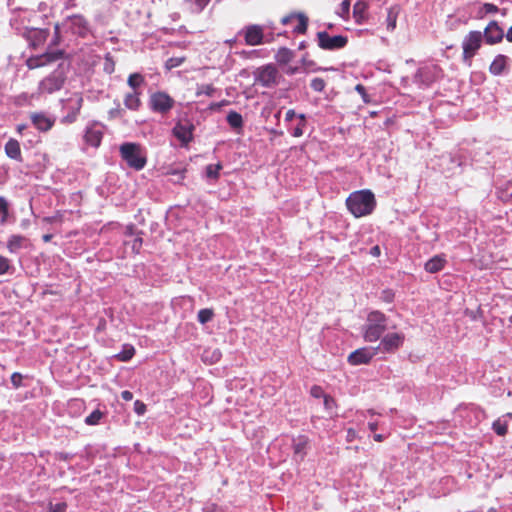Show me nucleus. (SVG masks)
<instances>
[{
  "label": "nucleus",
  "mask_w": 512,
  "mask_h": 512,
  "mask_svg": "<svg viewBox=\"0 0 512 512\" xmlns=\"http://www.w3.org/2000/svg\"><path fill=\"white\" fill-rule=\"evenodd\" d=\"M346 205L348 210L359 218L371 214L376 206V201L370 190H360L349 195Z\"/></svg>",
  "instance_id": "obj_1"
},
{
  "label": "nucleus",
  "mask_w": 512,
  "mask_h": 512,
  "mask_svg": "<svg viewBox=\"0 0 512 512\" xmlns=\"http://www.w3.org/2000/svg\"><path fill=\"white\" fill-rule=\"evenodd\" d=\"M119 152L128 167L136 171L142 170L147 163L146 151L138 143L125 142L120 145Z\"/></svg>",
  "instance_id": "obj_2"
},
{
  "label": "nucleus",
  "mask_w": 512,
  "mask_h": 512,
  "mask_svg": "<svg viewBox=\"0 0 512 512\" xmlns=\"http://www.w3.org/2000/svg\"><path fill=\"white\" fill-rule=\"evenodd\" d=\"M387 316L380 311H371L363 326V337L367 342H375L387 330Z\"/></svg>",
  "instance_id": "obj_3"
},
{
  "label": "nucleus",
  "mask_w": 512,
  "mask_h": 512,
  "mask_svg": "<svg viewBox=\"0 0 512 512\" xmlns=\"http://www.w3.org/2000/svg\"><path fill=\"white\" fill-rule=\"evenodd\" d=\"M83 102V96L78 92L72 93L68 98L63 99L61 101L62 111L65 114L60 119V122L62 124H72L76 122L83 106Z\"/></svg>",
  "instance_id": "obj_4"
},
{
  "label": "nucleus",
  "mask_w": 512,
  "mask_h": 512,
  "mask_svg": "<svg viewBox=\"0 0 512 512\" xmlns=\"http://www.w3.org/2000/svg\"><path fill=\"white\" fill-rule=\"evenodd\" d=\"M237 36L243 37L244 43L248 46H258L270 41L266 38L264 26L259 24L244 26L238 31Z\"/></svg>",
  "instance_id": "obj_5"
},
{
  "label": "nucleus",
  "mask_w": 512,
  "mask_h": 512,
  "mask_svg": "<svg viewBox=\"0 0 512 512\" xmlns=\"http://www.w3.org/2000/svg\"><path fill=\"white\" fill-rule=\"evenodd\" d=\"M280 74L273 64L263 65L254 72L255 83L271 88L279 83Z\"/></svg>",
  "instance_id": "obj_6"
},
{
  "label": "nucleus",
  "mask_w": 512,
  "mask_h": 512,
  "mask_svg": "<svg viewBox=\"0 0 512 512\" xmlns=\"http://www.w3.org/2000/svg\"><path fill=\"white\" fill-rule=\"evenodd\" d=\"M65 80V74L61 70H55L40 81L38 85V93L43 95L59 91L64 86Z\"/></svg>",
  "instance_id": "obj_7"
},
{
  "label": "nucleus",
  "mask_w": 512,
  "mask_h": 512,
  "mask_svg": "<svg viewBox=\"0 0 512 512\" xmlns=\"http://www.w3.org/2000/svg\"><path fill=\"white\" fill-rule=\"evenodd\" d=\"M483 35L480 31H470L463 39V61L471 65V60L481 47Z\"/></svg>",
  "instance_id": "obj_8"
},
{
  "label": "nucleus",
  "mask_w": 512,
  "mask_h": 512,
  "mask_svg": "<svg viewBox=\"0 0 512 512\" xmlns=\"http://www.w3.org/2000/svg\"><path fill=\"white\" fill-rule=\"evenodd\" d=\"M317 44L322 50L335 51L343 49L347 43L348 38L343 35H329L326 31H319L316 34Z\"/></svg>",
  "instance_id": "obj_9"
},
{
  "label": "nucleus",
  "mask_w": 512,
  "mask_h": 512,
  "mask_svg": "<svg viewBox=\"0 0 512 512\" xmlns=\"http://www.w3.org/2000/svg\"><path fill=\"white\" fill-rule=\"evenodd\" d=\"M148 104L151 111L166 114L174 107L175 100L167 93L158 91L151 94Z\"/></svg>",
  "instance_id": "obj_10"
},
{
  "label": "nucleus",
  "mask_w": 512,
  "mask_h": 512,
  "mask_svg": "<svg viewBox=\"0 0 512 512\" xmlns=\"http://www.w3.org/2000/svg\"><path fill=\"white\" fill-rule=\"evenodd\" d=\"M104 125L97 121H91L84 130L83 140L86 145L98 148L104 135Z\"/></svg>",
  "instance_id": "obj_11"
},
{
  "label": "nucleus",
  "mask_w": 512,
  "mask_h": 512,
  "mask_svg": "<svg viewBox=\"0 0 512 512\" xmlns=\"http://www.w3.org/2000/svg\"><path fill=\"white\" fill-rule=\"evenodd\" d=\"M405 340L403 333H388L381 338L379 345L376 347L377 352L393 353L402 347Z\"/></svg>",
  "instance_id": "obj_12"
},
{
  "label": "nucleus",
  "mask_w": 512,
  "mask_h": 512,
  "mask_svg": "<svg viewBox=\"0 0 512 512\" xmlns=\"http://www.w3.org/2000/svg\"><path fill=\"white\" fill-rule=\"evenodd\" d=\"M63 56H64L63 50L47 51L46 53H44L42 55L30 57L26 61V65L29 69H36V68L48 65L52 62H55L59 59H62Z\"/></svg>",
  "instance_id": "obj_13"
},
{
  "label": "nucleus",
  "mask_w": 512,
  "mask_h": 512,
  "mask_svg": "<svg viewBox=\"0 0 512 512\" xmlns=\"http://www.w3.org/2000/svg\"><path fill=\"white\" fill-rule=\"evenodd\" d=\"M378 354L376 347H362L348 356L351 365L368 364Z\"/></svg>",
  "instance_id": "obj_14"
},
{
  "label": "nucleus",
  "mask_w": 512,
  "mask_h": 512,
  "mask_svg": "<svg viewBox=\"0 0 512 512\" xmlns=\"http://www.w3.org/2000/svg\"><path fill=\"white\" fill-rule=\"evenodd\" d=\"M65 25L76 34L81 37H85L89 32V23L82 15H72L66 18Z\"/></svg>",
  "instance_id": "obj_15"
},
{
  "label": "nucleus",
  "mask_w": 512,
  "mask_h": 512,
  "mask_svg": "<svg viewBox=\"0 0 512 512\" xmlns=\"http://www.w3.org/2000/svg\"><path fill=\"white\" fill-rule=\"evenodd\" d=\"M194 125L189 121H179L176 123L172 132L173 135L184 145H187L193 139Z\"/></svg>",
  "instance_id": "obj_16"
},
{
  "label": "nucleus",
  "mask_w": 512,
  "mask_h": 512,
  "mask_svg": "<svg viewBox=\"0 0 512 512\" xmlns=\"http://www.w3.org/2000/svg\"><path fill=\"white\" fill-rule=\"evenodd\" d=\"M488 44H496L504 37V31L496 21H491L484 30L483 34Z\"/></svg>",
  "instance_id": "obj_17"
},
{
  "label": "nucleus",
  "mask_w": 512,
  "mask_h": 512,
  "mask_svg": "<svg viewBox=\"0 0 512 512\" xmlns=\"http://www.w3.org/2000/svg\"><path fill=\"white\" fill-rule=\"evenodd\" d=\"M30 118L33 125L42 132L50 130L54 125V119L42 112L32 113Z\"/></svg>",
  "instance_id": "obj_18"
},
{
  "label": "nucleus",
  "mask_w": 512,
  "mask_h": 512,
  "mask_svg": "<svg viewBox=\"0 0 512 512\" xmlns=\"http://www.w3.org/2000/svg\"><path fill=\"white\" fill-rule=\"evenodd\" d=\"M48 35L49 31L47 29L31 28L27 31V39L33 48L41 46Z\"/></svg>",
  "instance_id": "obj_19"
},
{
  "label": "nucleus",
  "mask_w": 512,
  "mask_h": 512,
  "mask_svg": "<svg viewBox=\"0 0 512 512\" xmlns=\"http://www.w3.org/2000/svg\"><path fill=\"white\" fill-rule=\"evenodd\" d=\"M437 70L436 66L420 68L415 75V81L429 85L435 80Z\"/></svg>",
  "instance_id": "obj_20"
},
{
  "label": "nucleus",
  "mask_w": 512,
  "mask_h": 512,
  "mask_svg": "<svg viewBox=\"0 0 512 512\" xmlns=\"http://www.w3.org/2000/svg\"><path fill=\"white\" fill-rule=\"evenodd\" d=\"M309 440L306 436L300 435L293 439V452L296 460L302 461L307 453Z\"/></svg>",
  "instance_id": "obj_21"
},
{
  "label": "nucleus",
  "mask_w": 512,
  "mask_h": 512,
  "mask_svg": "<svg viewBox=\"0 0 512 512\" xmlns=\"http://www.w3.org/2000/svg\"><path fill=\"white\" fill-rule=\"evenodd\" d=\"M446 263L447 260L445 258V255H435L425 263L424 269L428 273H437L445 267Z\"/></svg>",
  "instance_id": "obj_22"
},
{
  "label": "nucleus",
  "mask_w": 512,
  "mask_h": 512,
  "mask_svg": "<svg viewBox=\"0 0 512 512\" xmlns=\"http://www.w3.org/2000/svg\"><path fill=\"white\" fill-rule=\"evenodd\" d=\"M508 61L507 56L498 54L490 64L489 72L494 76H500L506 69Z\"/></svg>",
  "instance_id": "obj_23"
},
{
  "label": "nucleus",
  "mask_w": 512,
  "mask_h": 512,
  "mask_svg": "<svg viewBox=\"0 0 512 512\" xmlns=\"http://www.w3.org/2000/svg\"><path fill=\"white\" fill-rule=\"evenodd\" d=\"M6 155L17 161H22V154L20 144L16 139H9L4 147Z\"/></svg>",
  "instance_id": "obj_24"
},
{
  "label": "nucleus",
  "mask_w": 512,
  "mask_h": 512,
  "mask_svg": "<svg viewBox=\"0 0 512 512\" xmlns=\"http://www.w3.org/2000/svg\"><path fill=\"white\" fill-rule=\"evenodd\" d=\"M140 95H141V93L138 91H133V92L127 93L124 97L125 107L132 111L139 110V108L142 105Z\"/></svg>",
  "instance_id": "obj_25"
},
{
  "label": "nucleus",
  "mask_w": 512,
  "mask_h": 512,
  "mask_svg": "<svg viewBox=\"0 0 512 512\" xmlns=\"http://www.w3.org/2000/svg\"><path fill=\"white\" fill-rule=\"evenodd\" d=\"M295 25L292 31L296 34H305L308 28L309 19L304 13H295Z\"/></svg>",
  "instance_id": "obj_26"
},
{
  "label": "nucleus",
  "mask_w": 512,
  "mask_h": 512,
  "mask_svg": "<svg viewBox=\"0 0 512 512\" xmlns=\"http://www.w3.org/2000/svg\"><path fill=\"white\" fill-rule=\"evenodd\" d=\"M294 58V52L287 47H281L275 54V60L280 65L288 64Z\"/></svg>",
  "instance_id": "obj_27"
},
{
  "label": "nucleus",
  "mask_w": 512,
  "mask_h": 512,
  "mask_svg": "<svg viewBox=\"0 0 512 512\" xmlns=\"http://www.w3.org/2000/svg\"><path fill=\"white\" fill-rule=\"evenodd\" d=\"M26 238L22 235H12L7 241V249L10 253H17L22 247Z\"/></svg>",
  "instance_id": "obj_28"
},
{
  "label": "nucleus",
  "mask_w": 512,
  "mask_h": 512,
  "mask_svg": "<svg viewBox=\"0 0 512 512\" xmlns=\"http://www.w3.org/2000/svg\"><path fill=\"white\" fill-rule=\"evenodd\" d=\"M368 9V4L363 1H357L353 6V16L356 22L361 23L366 18V11Z\"/></svg>",
  "instance_id": "obj_29"
},
{
  "label": "nucleus",
  "mask_w": 512,
  "mask_h": 512,
  "mask_svg": "<svg viewBox=\"0 0 512 512\" xmlns=\"http://www.w3.org/2000/svg\"><path fill=\"white\" fill-rule=\"evenodd\" d=\"M135 354V348L130 344H124L122 350L115 355V358L119 361H129Z\"/></svg>",
  "instance_id": "obj_30"
},
{
  "label": "nucleus",
  "mask_w": 512,
  "mask_h": 512,
  "mask_svg": "<svg viewBox=\"0 0 512 512\" xmlns=\"http://www.w3.org/2000/svg\"><path fill=\"white\" fill-rule=\"evenodd\" d=\"M227 122L232 128H241L243 125V119L241 114L236 111H230L227 115Z\"/></svg>",
  "instance_id": "obj_31"
},
{
  "label": "nucleus",
  "mask_w": 512,
  "mask_h": 512,
  "mask_svg": "<svg viewBox=\"0 0 512 512\" xmlns=\"http://www.w3.org/2000/svg\"><path fill=\"white\" fill-rule=\"evenodd\" d=\"M507 427H508V423L505 419L503 418H498L497 420H495L492 424V429L493 431L499 435V436H504L506 435L507 433Z\"/></svg>",
  "instance_id": "obj_32"
},
{
  "label": "nucleus",
  "mask_w": 512,
  "mask_h": 512,
  "mask_svg": "<svg viewBox=\"0 0 512 512\" xmlns=\"http://www.w3.org/2000/svg\"><path fill=\"white\" fill-rule=\"evenodd\" d=\"M9 213V203L7 199L0 196V224H5Z\"/></svg>",
  "instance_id": "obj_33"
},
{
  "label": "nucleus",
  "mask_w": 512,
  "mask_h": 512,
  "mask_svg": "<svg viewBox=\"0 0 512 512\" xmlns=\"http://www.w3.org/2000/svg\"><path fill=\"white\" fill-rule=\"evenodd\" d=\"M221 169H222L221 163L210 164V165L206 166V170H205L206 177L209 179H214V180L218 179L219 172Z\"/></svg>",
  "instance_id": "obj_34"
},
{
  "label": "nucleus",
  "mask_w": 512,
  "mask_h": 512,
  "mask_svg": "<svg viewBox=\"0 0 512 512\" xmlns=\"http://www.w3.org/2000/svg\"><path fill=\"white\" fill-rule=\"evenodd\" d=\"M214 311L210 308H205L199 310L197 314V319L201 324H206L213 319Z\"/></svg>",
  "instance_id": "obj_35"
},
{
  "label": "nucleus",
  "mask_w": 512,
  "mask_h": 512,
  "mask_svg": "<svg viewBox=\"0 0 512 512\" xmlns=\"http://www.w3.org/2000/svg\"><path fill=\"white\" fill-rule=\"evenodd\" d=\"M127 83L133 91H137L136 89L144 83V78L139 73H133L129 75Z\"/></svg>",
  "instance_id": "obj_36"
},
{
  "label": "nucleus",
  "mask_w": 512,
  "mask_h": 512,
  "mask_svg": "<svg viewBox=\"0 0 512 512\" xmlns=\"http://www.w3.org/2000/svg\"><path fill=\"white\" fill-rule=\"evenodd\" d=\"M216 91V88L212 84H202L197 86L196 96L206 95L212 97Z\"/></svg>",
  "instance_id": "obj_37"
},
{
  "label": "nucleus",
  "mask_w": 512,
  "mask_h": 512,
  "mask_svg": "<svg viewBox=\"0 0 512 512\" xmlns=\"http://www.w3.org/2000/svg\"><path fill=\"white\" fill-rule=\"evenodd\" d=\"M397 14H398V10L397 8H390L388 10V14H387V19H386V22H387V29L388 30H394L395 27H396V21H397Z\"/></svg>",
  "instance_id": "obj_38"
},
{
  "label": "nucleus",
  "mask_w": 512,
  "mask_h": 512,
  "mask_svg": "<svg viewBox=\"0 0 512 512\" xmlns=\"http://www.w3.org/2000/svg\"><path fill=\"white\" fill-rule=\"evenodd\" d=\"M102 417L103 413L96 409L85 418V423L87 425H97L99 424Z\"/></svg>",
  "instance_id": "obj_39"
},
{
  "label": "nucleus",
  "mask_w": 512,
  "mask_h": 512,
  "mask_svg": "<svg viewBox=\"0 0 512 512\" xmlns=\"http://www.w3.org/2000/svg\"><path fill=\"white\" fill-rule=\"evenodd\" d=\"M350 12V1L344 0L336 11V14L344 20H347Z\"/></svg>",
  "instance_id": "obj_40"
},
{
  "label": "nucleus",
  "mask_w": 512,
  "mask_h": 512,
  "mask_svg": "<svg viewBox=\"0 0 512 512\" xmlns=\"http://www.w3.org/2000/svg\"><path fill=\"white\" fill-rule=\"evenodd\" d=\"M210 0H187L190 4V9L194 13L201 12Z\"/></svg>",
  "instance_id": "obj_41"
},
{
  "label": "nucleus",
  "mask_w": 512,
  "mask_h": 512,
  "mask_svg": "<svg viewBox=\"0 0 512 512\" xmlns=\"http://www.w3.org/2000/svg\"><path fill=\"white\" fill-rule=\"evenodd\" d=\"M141 235L142 234H137V236H135V238L131 242H125L126 245H131L132 251L136 254L140 253V250L142 248L143 239Z\"/></svg>",
  "instance_id": "obj_42"
},
{
  "label": "nucleus",
  "mask_w": 512,
  "mask_h": 512,
  "mask_svg": "<svg viewBox=\"0 0 512 512\" xmlns=\"http://www.w3.org/2000/svg\"><path fill=\"white\" fill-rule=\"evenodd\" d=\"M184 60H185L184 57H171V58L167 59V61L165 63V67L168 70H171L173 68L180 66L184 62Z\"/></svg>",
  "instance_id": "obj_43"
},
{
  "label": "nucleus",
  "mask_w": 512,
  "mask_h": 512,
  "mask_svg": "<svg viewBox=\"0 0 512 512\" xmlns=\"http://www.w3.org/2000/svg\"><path fill=\"white\" fill-rule=\"evenodd\" d=\"M325 81L322 78L316 77L311 80L310 86L316 92H322L325 88Z\"/></svg>",
  "instance_id": "obj_44"
},
{
  "label": "nucleus",
  "mask_w": 512,
  "mask_h": 512,
  "mask_svg": "<svg viewBox=\"0 0 512 512\" xmlns=\"http://www.w3.org/2000/svg\"><path fill=\"white\" fill-rule=\"evenodd\" d=\"M11 262L8 258L0 255V275H4L11 269Z\"/></svg>",
  "instance_id": "obj_45"
},
{
  "label": "nucleus",
  "mask_w": 512,
  "mask_h": 512,
  "mask_svg": "<svg viewBox=\"0 0 512 512\" xmlns=\"http://www.w3.org/2000/svg\"><path fill=\"white\" fill-rule=\"evenodd\" d=\"M104 71L108 74H112L115 70V63L111 56L107 55L104 62Z\"/></svg>",
  "instance_id": "obj_46"
},
{
  "label": "nucleus",
  "mask_w": 512,
  "mask_h": 512,
  "mask_svg": "<svg viewBox=\"0 0 512 512\" xmlns=\"http://www.w3.org/2000/svg\"><path fill=\"white\" fill-rule=\"evenodd\" d=\"M22 380H23V376L18 372H14L11 375V383L15 389L22 386Z\"/></svg>",
  "instance_id": "obj_47"
},
{
  "label": "nucleus",
  "mask_w": 512,
  "mask_h": 512,
  "mask_svg": "<svg viewBox=\"0 0 512 512\" xmlns=\"http://www.w3.org/2000/svg\"><path fill=\"white\" fill-rule=\"evenodd\" d=\"M123 109L120 107V104L117 103L116 107L109 110L108 114L111 119L121 118L123 116Z\"/></svg>",
  "instance_id": "obj_48"
},
{
  "label": "nucleus",
  "mask_w": 512,
  "mask_h": 512,
  "mask_svg": "<svg viewBox=\"0 0 512 512\" xmlns=\"http://www.w3.org/2000/svg\"><path fill=\"white\" fill-rule=\"evenodd\" d=\"M310 394H311V396H313L315 398H321V397L324 398L326 396L322 387H320L318 385H314L311 387Z\"/></svg>",
  "instance_id": "obj_49"
},
{
  "label": "nucleus",
  "mask_w": 512,
  "mask_h": 512,
  "mask_svg": "<svg viewBox=\"0 0 512 512\" xmlns=\"http://www.w3.org/2000/svg\"><path fill=\"white\" fill-rule=\"evenodd\" d=\"M134 411L138 415H143L146 412V405L142 401L136 400L134 402Z\"/></svg>",
  "instance_id": "obj_50"
},
{
  "label": "nucleus",
  "mask_w": 512,
  "mask_h": 512,
  "mask_svg": "<svg viewBox=\"0 0 512 512\" xmlns=\"http://www.w3.org/2000/svg\"><path fill=\"white\" fill-rule=\"evenodd\" d=\"M324 406L329 411L333 410L334 407L336 406L335 400L329 395H326L324 397Z\"/></svg>",
  "instance_id": "obj_51"
},
{
  "label": "nucleus",
  "mask_w": 512,
  "mask_h": 512,
  "mask_svg": "<svg viewBox=\"0 0 512 512\" xmlns=\"http://www.w3.org/2000/svg\"><path fill=\"white\" fill-rule=\"evenodd\" d=\"M381 299L387 303H390L394 299V293L391 290H384L382 292Z\"/></svg>",
  "instance_id": "obj_52"
},
{
  "label": "nucleus",
  "mask_w": 512,
  "mask_h": 512,
  "mask_svg": "<svg viewBox=\"0 0 512 512\" xmlns=\"http://www.w3.org/2000/svg\"><path fill=\"white\" fill-rule=\"evenodd\" d=\"M137 234H142L141 231H137L134 225H128L125 228V235L126 236H137Z\"/></svg>",
  "instance_id": "obj_53"
},
{
  "label": "nucleus",
  "mask_w": 512,
  "mask_h": 512,
  "mask_svg": "<svg viewBox=\"0 0 512 512\" xmlns=\"http://www.w3.org/2000/svg\"><path fill=\"white\" fill-rule=\"evenodd\" d=\"M483 10L485 13H495L498 11V7L492 3H485L483 5Z\"/></svg>",
  "instance_id": "obj_54"
},
{
  "label": "nucleus",
  "mask_w": 512,
  "mask_h": 512,
  "mask_svg": "<svg viewBox=\"0 0 512 512\" xmlns=\"http://www.w3.org/2000/svg\"><path fill=\"white\" fill-rule=\"evenodd\" d=\"M294 20H295V13L283 17L281 22L284 25H288V24L294 23Z\"/></svg>",
  "instance_id": "obj_55"
},
{
  "label": "nucleus",
  "mask_w": 512,
  "mask_h": 512,
  "mask_svg": "<svg viewBox=\"0 0 512 512\" xmlns=\"http://www.w3.org/2000/svg\"><path fill=\"white\" fill-rule=\"evenodd\" d=\"M356 437H357L356 431L354 429H352V428H349L347 430V437H346L347 441L348 442H352V441L355 440Z\"/></svg>",
  "instance_id": "obj_56"
},
{
  "label": "nucleus",
  "mask_w": 512,
  "mask_h": 512,
  "mask_svg": "<svg viewBox=\"0 0 512 512\" xmlns=\"http://www.w3.org/2000/svg\"><path fill=\"white\" fill-rule=\"evenodd\" d=\"M121 397L125 401H131L133 399V393L129 390H124L121 392Z\"/></svg>",
  "instance_id": "obj_57"
},
{
  "label": "nucleus",
  "mask_w": 512,
  "mask_h": 512,
  "mask_svg": "<svg viewBox=\"0 0 512 512\" xmlns=\"http://www.w3.org/2000/svg\"><path fill=\"white\" fill-rule=\"evenodd\" d=\"M292 135L294 137H300L303 135V125H298L296 126L293 131H292Z\"/></svg>",
  "instance_id": "obj_58"
},
{
  "label": "nucleus",
  "mask_w": 512,
  "mask_h": 512,
  "mask_svg": "<svg viewBox=\"0 0 512 512\" xmlns=\"http://www.w3.org/2000/svg\"><path fill=\"white\" fill-rule=\"evenodd\" d=\"M370 254H371L373 257H378V256H380V254H381L380 247H379L378 245L373 246V247L370 249Z\"/></svg>",
  "instance_id": "obj_59"
},
{
  "label": "nucleus",
  "mask_w": 512,
  "mask_h": 512,
  "mask_svg": "<svg viewBox=\"0 0 512 512\" xmlns=\"http://www.w3.org/2000/svg\"><path fill=\"white\" fill-rule=\"evenodd\" d=\"M66 508V504L65 503H60V504H56L55 507L53 508V512H63Z\"/></svg>",
  "instance_id": "obj_60"
},
{
  "label": "nucleus",
  "mask_w": 512,
  "mask_h": 512,
  "mask_svg": "<svg viewBox=\"0 0 512 512\" xmlns=\"http://www.w3.org/2000/svg\"><path fill=\"white\" fill-rule=\"evenodd\" d=\"M295 111L290 109L286 112V120H292L295 117Z\"/></svg>",
  "instance_id": "obj_61"
},
{
  "label": "nucleus",
  "mask_w": 512,
  "mask_h": 512,
  "mask_svg": "<svg viewBox=\"0 0 512 512\" xmlns=\"http://www.w3.org/2000/svg\"><path fill=\"white\" fill-rule=\"evenodd\" d=\"M224 43L229 45L230 47H232L233 45H235L237 43V38L234 37V38H231V39H227V40H225Z\"/></svg>",
  "instance_id": "obj_62"
},
{
  "label": "nucleus",
  "mask_w": 512,
  "mask_h": 512,
  "mask_svg": "<svg viewBox=\"0 0 512 512\" xmlns=\"http://www.w3.org/2000/svg\"><path fill=\"white\" fill-rule=\"evenodd\" d=\"M368 427L371 431H375L378 428V423L377 422H369Z\"/></svg>",
  "instance_id": "obj_63"
},
{
  "label": "nucleus",
  "mask_w": 512,
  "mask_h": 512,
  "mask_svg": "<svg viewBox=\"0 0 512 512\" xmlns=\"http://www.w3.org/2000/svg\"><path fill=\"white\" fill-rule=\"evenodd\" d=\"M505 36H506L507 41L512 42V26L508 29Z\"/></svg>",
  "instance_id": "obj_64"
}]
</instances>
